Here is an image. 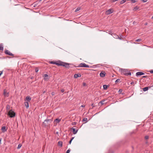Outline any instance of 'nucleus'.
<instances>
[{
    "mask_svg": "<svg viewBox=\"0 0 153 153\" xmlns=\"http://www.w3.org/2000/svg\"><path fill=\"white\" fill-rule=\"evenodd\" d=\"M53 121L52 119L45 120H44L43 123L45 126H50V123Z\"/></svg>",
    "mask_w": 153,
    "mask_h": 153,
    "instance_id": "f257e3e1",
    "label": "nucleus"
},
{
    "mask_svg": "<svg viewBox=\"0 0 153 153\" xmlns=\"http://www.w3.org/2000/svg\"><path fill=\"white\" fill-rule=\"evenodd\" d=\"M122 73L126 76L131 75V73L130 72H128V71L127 69H122Z\"/></svg>",
    "mask_w": 153,
    "mask_h": 153,
    "instance_id": "f03ea898",
    "label": "nucleus"
},
{
    "mask_svg": "<svg viewBox=\"0 0 153 153\" xmlns=\"http://www.w3.org/2000/svg\"><path fill=\"white\" fill-rule=\"evenodd\" d=\"M8 115L10 117L12 118L15 116L16 114L12 110H11L8 112Z\"/></svg>",
    "mask_w": 153,
    "mask_h": 153,
    "instance_id": "7ed1b4c3",
    "label": "nucleus"
},
{
    "mask_svg": "<svg viewBox=\"0 0 153 153\" xmlns=\"http://www.w3.org/2000/svg\"><path fill=\"white\" fill-rule=\"evenodd\" d=\"M79 67H85L86 68H89L90 67L88 65L86 64L85 63H82L80 64L79 65Z\"/></svg>",
    "mask_w": 153,
    "mask_h": 153,
    "instance_id": "20e7f679",
    "label": "nucleus"
},
{
    "mask_svg": "<svg viewBox=\"0 0 153 153\" xmlns=\"http://www.w3.org/2000/svg\"><path fill=\"white\" fill-rule=\"evenodd\" d=\"M114 12V10H113L112 9H110L108 10H107L106 11V14L107 15H109L111 13H113Z\"/></svg>",
    "mask_w": 153,
    "mask_h": 153,
    "instance_id": "39448f33",
    "label": "nucleus"
},
{
    "mask_svg": "<svg viewBox=\"0 0 153 153\" xmlns=\"http://www.w3.org/2000/svg\"><path fill=\"white\" fill-rule=\"evenodd\" d=\"M4 53L7 55H8L10 56H13V54L11 53L10 51L7 50H5L4 51Z\"/></svg>",
    "mask_w": 153,
    "mask_h": 153,
    "instance_id": "423d86ee",
    "label": "nucleus"
},
{
    "mask_svg": "<svg viewBox=\"0 0 153 153\" xmlns=\"http://www.w3.org/2000/svg\"><path fill=\"white\" fill-rule=\"evenodd\" d=\"M71 130H72V132L74 134H76L78 130L77 129H75L74 127H72L71 128Z\"/></svg>",
    "mask_w": 153,
    "mask_h": 153,
    "instance_id": "0eeeda50",
    "label": "nucleus"
},
{
    "mask_svg": "<svg viewBox=\"0 0 153 153\" xmlns=\"http://www.w3.org/2000/svg\"><path fill=\"white\" fill-rule=\"evenodd\" d=\"M7 129V128H6V126H2L1 129V130L2 131V132L3 133L5 132V131H6Z\"/></svg>",
    "mask_w": 153,
    "mask_h": 153,
    "instance_id": "6e6552de",
    "label": "nucleus"
},
{
    "mask_svg": "<svg viewBox=\"0 0 153 153\" xmlns=\"http://www.w3.org/2000/svg\"><path fill=\"white\" fill-rule=\"evenodd\" d=\"M4 94L6 97H8L9 96L8 92H7L6 89H4Z\"/></svg>",
    "mask_w": 153,
    "mask_h": 153,
    "instance_id": "1a4fd4ad",
    "label": "nucleus"
},
{
    "mask_svg": "<svg viewBox=\"0 0 153 153\" xmlns=\"http://www.w3.org/2000/svg\"><path fill=\"white\" fill-rule=\"evenodd\" d=\"M144 74L143 73L141 72H138L136 73V76H139L143 75Z\"/></svg>",
    "mask_w": 153,
    "mask_h": 153,
    "instance_id": "9d476101",
    "label": "nucleus"
},
{
    "mask_svg": "<svg viewBox=\"0 0 153 153\" xmlns=\"http://www.w3.org/2000/svg\"><path fill=\"white\" fill-rule=\"evenodd\" d=\"M63 66L65 67L66 68H69V64L67 63L64 62Z\"/></svg>",
    "mask_w": 153,
    "mask_h": 153,
    "instance_id": "9b49d317",
    "label": "nucleus"
},
{
    "mask_svg": "<svg viewBox=\"0 0 153 153\" xmlns=\"http://www.w3.org/2000/svg\"><path fill=\"white\" fill-rule=\"evenodd\" d=\"M105 73L104 71H102L100 74V76L102 77H103L105 76Z\"/></svg>",
    "mask_w": 153,
    "mask_h": 153,
    "instance_id": "f8f14e48",
    "label": "nucleus"
},
{
    "mask_svg": "<svg viewBox=\"0 0 153 153\" xmlns=\"http://www.w3.org/2000/svg\"><path fill=\"white\" fill-rule=\"evenodd\" d=\"M81 76L80 74H75L74 75V77L75 78H76L78 77H80Z\"/></svg>",
    "mask_w": 153,
    "mask_h": 153,
    "instance_id": "ddd939ff",
    "label": "nucleus"
},
{
    "mask_svg": "<svg viewBox=\"0 0 153 153\" xmlns=\"http://www.w3.org/2000/svg\"><path fill=\"white\" fill-rule=\"evenodd\" d=\"M31 98L30 96H27L26 97V99L25 100V101H27V102H29L31 100Z\"/></svg>",
    "mask_w": 153,
    "mask_h": 153,
    "instance_id": "4468645a",
    "label": "nucleus"
},
{
    "mask_svg": "<svg viewBox=\"0 0 153 153\" xmlns=\"http://www.w3.org/2000/svg\"><path fill=\"white\" fill-rule=\"evenodd\" d=\"M64 63V62H57L56 64V65L58 66H62L63 65V64Z\"/></svg>",
    "mask_w": 153,
    "mask_h": 153,
    "instance_id": "2eb2a0df",
    "label": "nucleus"
},
{
    "mask_svg": "<svg viewBox=\"0 0 153 153\" xmlns=\"http://www.w3.org/2000/svg\"><path fill=\"white\" fill-rule=\"evenodd\" d=\"M61 120L60 119H59V118H56L54 121V123H59V122H60L61 121Z\"/></svg>",
    "mask_w": 153,
    "mask_h": 153,
    "instance_id": "dca6fc26",
    "label": "nucleus"
},
{
    "mask_svg": "<svg viewBox=\"0 0 153 153\" xmlns=\"http://www.w3.org/2000/svg\"><path fill=\"white\" fill-rule=\"evenodd\" d=\"M25 105L26 106V107L27 108H28L29 107V104L28 102L26 101L25 102Z\"/></svg>",
    "mask_w": 153,
    "mask_h": 153,
    "instance_id": "f3484780",
    "label": "nucleus"
},
{
    "mask_svg": "<svg viewBox=\"0 0 153 153\" xmlns=\"http://www.w3.org/2000/svg\"><path fill=\"white\" fill-rule=\"evenodd\" d=\"M108 33L109 34H111V35L112 36H113L114 37H114V35L115 36V37H116L117 36H118L117 35V36H116L115 34H114V33H113L111 31H108Z\"/></svg>",
    "mask_w": 153,
    "mask_h": 153,
    "instance_id": "a211bd4d",
    "label": "nucleus"
},
{
    "mask_svg": "<svg viewBox=\"0 0 153 153\" xmlns=\"http://www.w3.org/2000/svg\"><path fill=\"white\" fill-rule=\"evenodd\" d=\"M58 144L59 146L61 147H62V141H59L58 142Z\"/></svg>",
    "mask_w": 153,
    "mask_h": 153,
    "instance_id": "6ab92c4d",
    "label": "nucleus"
},
{
    "mask_svg": "<svg viewBox=\"0 0 153 153\" xmlns=\"http://www.w3.org/2000/svg\"><path fill=\"white\" fill-rule=\"evenodd\" d=\"M150 87H146L143 88V90L144 91H145L148 90L149 88H150Z\"/></svg>",
    "mask_w": 153,
    "mask_h": 153,
    "instance_id": "aec40b11",
    "label": "nucleus"
},
{
    "mask_svg": "<svg viewBox=\"0 0 153 153\" xmlns=\"http://www.w3.org/2000/svg\"><path fill=\"white\" fill-rule=\"evenodd\" d=\"M103 89L104 90H106L108 88V85H103Z\"/></svg>",
    "mask_w": 153,
    "mask_h": 153,
    "instance_id": "412c9836",
    "label": "nucleus"
},
{
    "mask_svg": "<svg viewBox=\"0 0 153 153\" xmlns=\"http://www.w3.org/2000/svg\"><path fill=\"white\" fill-rule=\"evenodd\" d=\"M105 101V100H102V101H100L99 103H100L101 104V105H103V104H104V102Z\"/></svg>",
    "mask_w": 153,
    "mask_h": 153,
    "instance_id": "4be33fe9",
    "label": "nucleus"
},
{
    "mask_svg": "<svg viewBox=\"0 0 153 153\" xmlns=\"http://www.w3.org/2000/svg\"><path fill=\"white\" fill-rule=\"evenodd\" d=\"M126 0H122L120 2V4H122L126 2Z\"/></svg>",
    "mask_w": 153,
    "mask_h": 153,
    "instance_id": "5701e85b",
    "label": "nucleus"
},
{
    "mask_svg": "<svg viewBox=\"0 0 153 153\" xmlns=\"http://www.w3.org/2000/svg\"><path fill=\"white\" fill-rule=\"evenodd\" d=\"M50 63L52 64H55L56 65L57 62L53 61H51L50 62Z\"/></svg>",
    "mask_w": 153,
    "mask_h": 153,
    "instance_id": "b1692460",
    "label": "nucleus"
},
{
    "mask_svg": "<svg viewBox=\"0 0 153 153\" xmlns=\"http://www.w3.org/2000/svg\"><path fill=\"white\" fill-rule=\"evenodd\" d=\"M120 82V79H117L116 80L115 82L116 83H117L118 82Z\"/></svg>",
    "mask_w": 153,
    "mask_h": 153,
    "instance_id": "393cba45",
    "label": "nucleus"
},
{
    "mask_svg": "<svg viewBox=\"0 0 153 153\" xmlns=\"http://www.w3.org/2000/svg\"><path fill=\"white\" fill-rule=\"evenodd\" d=\"M44 76L45 77V79L46 80L47 79L46 78L48 76V75L47 74H45L44 75Z\"/></svg>",
    "mask_w": 153,
    "mask_h": 153,
    "instance_id": "a878e982",
    "label": "nucleus"
},
{
    "mask_svg": "<svg viewBox=\"0 0 153 153\" xmlns=\"http://www.w3.org/2000/svg\"><path fill=\"white\" fill-rule=\"evenodd\" d=\"M80 10V7H78L75 10V12H77L79 11Z\"/></svg>",
    "mask_w": 153,
    "mask_h": 153,
    "instance_id": "bb28decb",
    "label": "nucleus"
},
{
    "mask_svg": "<svg viewBox=\"0 0 153 153\" xmlns=\"http://www.w3.org/2000/svg\"><path fill=\"white\" fill-rule=\"evenodd\" d=\"M22 145L21 144H19V145H18V146L17 147V149H19L22 146Z\"/></svg>",
    "mask_w": 153,
    "mask_h": 153,
    "instance_id": "cd10ccee",
    "label": "nucleus"
},
{
    "mask_svg": "<svg viewBox=\"0 0 153 153\" xmlns=\"http://www.w3.org/2000/svg\"><path fill=\"white\" fill-rule=\"evenodd\" d=\"M138 9H139V7L137 6L135 7H134V10H138Z\"/></svg>",
    "mask_w": 153,
    "mask_h": 153,
    "instance_id": "c85d7f7f",
    "label": "nucleus"
},
{
    "mask_svg": "<svg viewBox=\"0 0 153 153\" xmlns=\"http://www.w3.org/2000/svg\"><path fill=\"white\" fill-rule=\"evenodd\" d=\"M3 47L2 46L0 45V50L3 51Z\"/></svg>",
    "mask_w": 153,
    "mask_h": 153,
    "instance_id": "c756f323",
    "label": "nucleus"
},
{
    "mask_svg": "<svg viewBox=\"0 0 153 153\" xmlns=\"http://www.w3.org/2000/svg\"><path fill=\"white\" fill-rule=\"evenodd\" d=\"M141 39H136L135 40V41L139 42H140L141 41Z\"/></svg>",
    "mask_w": 153,
    "mask_h": 153,
    "instance_id": "7c9ffc66",
    "label": "nucleus"
},
{
    "mask_svg": "<svg viewBox=\"0 0 153 153\" xmlns=\"http://www.w3.org/2000/svg\"><path fill=\"white\" fill-rule=\"evenodd\" d=\"M87 120H88V119L86 118H84L83 119V121H87Z\"/></svg>",
    "mask_w": 153,
    "mask_h": 153,
    "instance_id": "2f4dec72",
    "label": "nucleus"
},
{
    "mask_svg": "<svg viewBox=\"0 0 153 153\" xmlns=\"http://www.w3.org/2000/svg\"><path fill=\"white\" fill-rule=\"evenodd\" d=\"M70 151L71 150L70 149H69L67 150L66 153H69L70 152Z\"/></svg>",
    "mask_w": 153,
    "mask_h": 153,
    "instance_id": "473e14b6",
    "label": "nucleus"
},
{
    "mask_svg": "<svg viewBox=\"0 0 153 153\" xmlns=\"http://www.w3.org/2000/svg\"><path fill=\"white\" fill-rule=\"evenodd\" d=\"M145 138L146 139H148L149 138V136H146L145 137Z\"/></svg>",
    "mask_w": 153,
    "mask_h": 153,
    "instance_id": "72a5a7b5",
    "label": "nucleus"
},
{
    "mask_svg": "<svg viewBox=\"0 0 153 153\" xmlns=\"http://www.w3.org/2000/svg\"><path fill=\"white\" fill-rule=\"evenodd\" d=\"M148 0H142V1L143 2H146Z\"/></svg>",
    "mask_w": 153,
    "mask_h": 153,
    "instance_id": "f704fd0d",
    "label": "nucleus"
},
{
    "mask_svg": "<svg viewBox=\"0 0 153 153\" xmlns=\"http://www.w3.org/2000/svg\"><path fill=\"white\" fill-rule=\"evenodd\" d=\"M131 1H132V2L133 3H135L136 2L135 0H131Z\"/></svg>",
    "mask_w": 153,
    "mask_h": 153,
    "instance_id": "c9c22d12",
    "label": "nucleus"
},
{
    "mask_svg": "<svg viewBox=\"0 0 153 153\" xmlns=\"http://www.w3.org/2000/svg\"><path fill=\"white\" fill-rule=\"evenodd\" d=\"M123 90L122 89H120L119 91V92H120V93H121V92Z\"/></svg>",
    "mask_w": 153,
    "mask_h": 153,
    "instance_id": "e433bc0d",
    "label": "nucleus"
},
{
    "mask_svg": "<svg viewBox=\"0 0 153 153\" xmlns=\"http://www.w3.org/2000/svg\"><path fill=\"white\" fill-rule=\"evenodd\" d=\"M134 82H132L131 83V85H133V84H134Z\"/></svg>",
    "mask_w": 153,
    "mask_h": 153,
    "instance_id": "4c0bfd02",
    "label": "nucleus"
},
{
    "mask_svg": "<svg viewBox=\"0 0 153 153\" xmlns=\"http://www.w3.org/2000/svg\"><path fill=\"white\" fill-rule=\"evenodd\" d=\"M64 90L62 89H61V91L63 93L64 92Z\"/></svg>",
    "mask_w": 153,
    "mask_h": 153,
    "instance_id": "58836bf2",
    "label": "nucleus"
},
{
    "mask_svg": "<svg viewBox=\"0 0 153 153\" xmlns=\"http://www.w3.org/2000/svg\"><path fill=\"white\" fill-rule=\"evenodd\" d=\"M118 0H111L113 2H114L116 1H117Z\"/></svg>",
    "mask_w": 153,
    "mask_h": 153,
    "instance_id": "ea45409f",
    "label": "nucleus"
},
{
    "mask_svg": "<svg viewBox=\"0 0 153 153\" xmlns=\"http://www.w3.org/2000/svg\"><path fill=\"white\" fill-rule=\"evenodd\" d=\"M38 71V69H36L35 71L36 72H37Z\"/></svg>",
    "mask_w": 153,
    "mask_h": 153,
    "instance_id": "a19ab883",
    "label": "nucleus"
},
{
    "mask_svg": "<svg viewBox=\"0 0 153 153\" xmlns=\"http://www.w3.org/2000/svg\"><path fill=\"white\" fill-rule=\"evenodd\" d=\"M51 94L52 95H53L54 94V92H52V93H51Z\"/></svg>",
    "mask_w": 153,
    "mask_h": 153,
    "instance_id": "79ce46f5",
    "label": "nucleus"
},
{
    "mask_svg": "<svg viewBox=\"0 0 153 153\" xmlns=\"http://www.w3.org/2000/svg\"><path fill=\"white\" fill-rule=\"evenodd\" d=\"M2 140V139L1 138H0V145L1 144V140Z\"/></svg>",
    "mask_w": 153,
    "mask_h": 153,
    "instance_id": "37998d69",
    "label": "nucleus"
},
{
    "mask_svg": "<svg viewBox=\"0 0 153 153\" xmlns=\"http://www.w3.org/2000/svg\"><path fill=\"white\" fill-rule=\"evenodd\" d=\"M150 72L151 73H153V70H151L150 71Z\"/></svg>",
    "mask_w": 153,
    "mask_h": 153,
    "instance_id": "c03bdc74",
    "label": "nucleus"
},
{
    "mask_svg": "<svg viewBox=\"0 0 153 153\" xmlns=\"http://www.w3.org/2000/svg\"><path fill=\"white\" fill-rule=\"evenodd\" d=\"M147 77L146 76H142L143 78H146Z\"/></svg>",
    "mask_w": 153,
    "mask_h": 153,
    "instance_id": "a18cd8bd",
    "label": "nucleus"
},
{
    "mask_svg": "<svg viewBox=\"0 0 153 153\" xmlns=\"http://www.w3.org/2000/svg\"><path fill=\"white\" fill-rule=\"evenodd\" d=\"M85 105H82L81 106V107H85Z\"/></svg>",
    "mask_w": 153,
    "mask_h": 153,
    "instance_id": "49530a36",
    "label": "nucleus"
},
{
    "mask_svg": "<svg viewBox=\"0 0 153 153\" xmlns=\"http://www.w3.org/2000/svg\"><path fill=\"white\" fill-rule=\"evenodd\" d=\"M72 140H70V141L69 142V143L70 144L71 143Z\"/></svg>",
    "mask_w": 153,
    "mask_h": 153,
    "instance_id": "de8ad7c7",
    "label": "nucleus"
},
{
    "mask_svg": "<svg viewBox=\"0 0 153 153\" xmlns=\"http://www.w3.org/2000/svg\"><path fill=\"white\" fill-rule=\"evenodd\" d=\"M37 5V4H35L34 5V7H36Z\"/></svg>",
    "mask_w": 153,
    "mask_h": 153,
    "instance_id": "09e8293b",
    "label": "nucleus"
},
{
    "mask_svg": "<svg viewBox=\"0 0 153 153\" xmlns=\"http://www.w3.org/2000/svg\"><path fill=\"white\" fill-rule=\"evenodd\" d=\"M2 73H3V71H2L1 72V73H0V76H1V75L2 74Z\"/></svg>",
    "mask_w": 153,
    "mask_h": 153,
    "instance_id": "8fccbe9b",
    "label": "nucleus"
},
{
    "mask_svg": "<svg viewBox=\"0 0 153 153\" xmlns=\"http://www.w3.org/2000/svg\"><path fill=\"white\" fill-rule=\"evenodd\" d=\"M91 106L92 107H94V104H92L91 105Z\"/></svg>",
    "mask_w": 153,
    "mask_h": 153,
    "instance_id": "3c124183",
    "label": "nucleus"
},
{
    "mask_svg": "<svg viewBox=\"0 0 153 153\" xmlns=\"http://www.w3.org/2000/svg\"><path fill=\"white\" fill-rule=\"evenodd\" d=\"M74 137H72V138H71V140H73L74 139Z\"/></svg>",
    "mask_w": 153,
    "mask_h": 153,
    "instance_id": "603ef678",
    "label": "nucleus"
},
{
    "mask_svg": "<svg viewBox=\"0 0 153 153\" xmlns=\"http://www.w3.org/2000/svg\"><path fill=\"white\" fill-rule=\"evenodd\" d=\"M76 124V123H74L72 125H75Z\"/></svg>",
    "mask_w": 153,
    "mask_h": 153,
    "instance_id": "864d4df0",
    "label": "nucleus"
},
{
    "mask_svg": "<svg viewBox=\"0 0 153 153\" xmlns=\"http://www.w3.org/2000/svg\"><path fill=\"white\" fill-rule=\"evenodd\" d=\"M147 23H146L145 24V25H147Z\"/></svg>",
    "mask_w": 153,
    "mask_h": 153,
    "instance_id": "5fc2aeb1",
    "label": "nucleus"
},
{
    "mask_svg": "<svg viewBox=\"0 0 153 153\" xmlns=\"http://www.w3.org/2000/svg\"><path fill=\"white\" fill-rule=\"evenodd\" d=\"M85 83H84V84H83V85H84V86H85Z\"/></svg>",
    "mask_w": 153,
    "mask_h": 153,
    "instance_id": "6e6d98bb",
    "label": "nucleus"
},
{
    "mask_svg": "<svg viewBox=\"0 0 153 153\" xmlns=\"http://www.w3.org/2000/svg\"><path fill=\"white\" fill-rule=\"evenodd\" d=\"M152 19H153V16L152 17Z\"/></svg>",
    "mask_w": 153,
    "mask_h": 153,
    "instance_id": "4d7b16f0",
    "label": "nucleus"
},
{
    "mask_svg": "<svg viewBox=\"0 0 153 153\" xmlns=\"http://www.w3.org/2000/svg\"><path fill=\"white\" fill-rule=\"evenodd\" d=\"M58 132H56V134H58Z\"/></svg>",
    "mask_w": 153,
    "mask_h": 153,
    "instance_id": "13d9d810",
    "label": "nucleus"
},
{
    "mask_svg": "<svg viewBox=\"0 0 153 153\" xmlns=\"http://www.w3.org/2000/svg\"><path fill=\"white\" fill-rule=\"evenodd\" d=\"M39 0V1H41L42 0Z\"/></svg>",
    "mask_w": 153,
    "mask_h": 153,
    "instance_id": "bf43d9fd",
    "label": "nucleus"
},
{
    "mask_svg": "<svg viewBox=\"0 0 153 153\" xmlns=\"http://www.w3.org/2000/svg\"><path fill=\"white\" fill-rule=\"evenodd\" d=\"M120 39H121V38H119Z\"/></svg>",
    "mask_w": 153,
    "mask_h": 153,
    "instance_id": "052dcab7",
    "label": "nucleus"
}]
</instances>
